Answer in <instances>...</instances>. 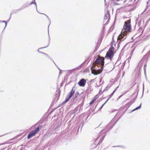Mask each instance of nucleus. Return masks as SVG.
<instances>
[{"label":"nucleus","instance_id":"obj_1","mask_svg":"<svg viewBox=\"0 0 150 150\" xmlns=\"http://www.w3.org/2000/svg\"><path fill=\"white\" fill-rule=\"evenodd\" d=\"M104 64V57L99 55L91 68L92 73L94 75L100 74L103 70Z\"/></svg>","mask_w":150,"mask_h":150},{"label":"nucleus","instance_id":"obj_2","mask_svg":"<svg viewBox=\"0 0 150 150\" xmlns=\"http://www.w3.org/2000/svg\"><path fill=\"white\" fill-rule=\"evenodd\" d=\"M131 30L130 20H127L125 23L123 28L121 31V34L124 36H126L131 32Z\"/></svg>","mask_w":150,"mask_h":150},{"label":"nucleus","instance_id":"obj_3","mask_svg":"<svg viewBox=\"0 0 150 150\" xmlns=\"http://www.w3.org/2000/svg\"><path fill=\"white\" fill-rule=\"evenodd\" d=\"M114 47H110L107 52L105 56V58L109 59L111 60L114 56Z\"/></svg>","mask_w":150,"mask_h":150},{"label":"nucleus","instance_id":"obj_4","mask_svg":"<svg viewBox=\"0 0 150 150\" xmlns=\"http://www.w3.org/2000/svg\"><path fill=\"white\" fill-rule=\"evenodd\" d=\"M42 125L38 127L35 130L32 131L30 132L28 136V139H29L35 136L40 130V127L41 128Z\"/></svg>","mask_w":150,"mask_h":150},{"label":"nucleus","instance_id":"obj_5","mask_svg":"<svg viewBox=\"0 0 150 150\" xmlns=\"http://www.w3.org/2000/svg\"><path fill=\"white\" fill-rule=\"evenodd\" d=\"M86 83V80L84 79H81L78 83V84L80 86L84 87Z\"/></svg>","mask_w":150,"mask_h":150},{"label":"nucleus","instance_id":"obj_6","mask_svg":"<svg viewBox=\"0 0 150 150\" xmlns=\"http://www.w3.org/2000/svg\"><path fill=\"white\" fill-rule=\"evenodd\" d=\"M75 90L74 89V88H73L71 91L69 93V96L71 97L75 93Z\"/></svg>","mask_w":150,"mask_h":150},{"label":"nucleus","instance_id":"obj_7","mask_svg":"<svg viewBox=\"0 0 150 150\" xmlns=\"http://www.w3.org/2000/svg\"><path fill=\"white\" fill-rule=\"evenodd\" d=\"M41 53L44 54L42 56V58L44 59H46L50 58V57L47 54L42 52Z\"/></svg>","mask_w":150,"mask_h":150},{"label":"nucleus","instance_id":"obj_8","mask_svg":"<svg viewBox=\"0 0 150 150\" xmlns=\"http://www.w3.org/2000/svg\"><path fill=\"white\" fill-rule=\"evenodd\" d=\"M124 36L122 34H121H121L118 36L117 38V39L121 40L123 39Z\"/></svg>","mask_w":150,"mask_h":150},{"label":"nucleus","instance_id":"obj_9","mask_svg":"<svg viewBox=\"0 0 150 150\" xmlns=\"http://www.w3.org/2000/svg\"><path fill=\"white\" fill-rule=\"evenodd\" d=\"M71 97H70V96H67V98H66V99L63 102V103H66L68 101H69V100L71 98Z\"/></svg>","mask_w":150,"mask_h":150},{"label":"nucleus","instance_id":"obj_10","mask_svg":"<svg viewBox=\"0 0 150 150\" xmlns=\"http://www.w3.org/2000/svg\"><path fill=\"white\" fill-rule=\"evenodd\" d=\"M96 99H97V98H93V99H92L91 100V102H90V103H89V104L90 105H91L92 104L96 101Z\"/></svg>","mask_w":150,"mask_h":150},{"label":"nucleus","instance_id":"obj_11","mask_svg":"<svg viewBox=\"0 0 150 150\" xmlns=\"http://www.w3.org/2000/svg\"><path fill=\"white\" fill-rule=\"evenodd\" d=\"M118 86L117 87H116L115 89V90L110 95V98L113 95V94L115 92V91H116V90H117V88H118Z\"/></svg>","mask_w":150,"mask_h":150},{"label":"nucleus","instance_id":"obj_12","mask_svg":"<svg viewBox=\"0 0 150 150\" xmlns=\"http://www.w3.org/2000/svg\"><path fill=\"white\" fill-rule=\"evenodd\" d=\"M79 95V93L78 91H77L75 94V98H76Z\"/></svg>","mask_w":150,"mask_h":150},{"label":"nucleus","instance_id":"obj_13","mask_svg":"<svg viewBox=\"0 0 150 150\" xmlns=\"http://www.w3.org/2000/svg\"><path fill=\"white\" fill-rule=\"evenodd\" d=\"M141 106V105H140L139 107L136 108L135 109L133 110V111L135 110H137V109H139L140 108Z\"/></svg>","mask_w":150,"mask_h":150},{"label":"nucleus","instance_id":"obj_14","mask_svg":"<svg viewBox=\"0 0 150 150\" xmlns=\"http://www.w3.org/2000/svg\"><path fill=\"white\" fill-rule=\"evenodd\" d=\"M96 79V78H95L94 79L91 80L90 82H93L94 81H95Z\"/></svg>","mask_w":150,"mask_h":150},{"label":"nucleus","instance_id":"obj_15","mask_svg":"<svg viewBox=\"0 0 150 150\" xmlns=\"http://www.w3.org/2000/svg\"><path fill=\"white\" fill-rule=\"evenodd\" d=\"M105 104H103L101 107L100 108V109H101L103 107V106Z\"/></svg>","mask_w":150,"mask_h":150}]
</instances>
